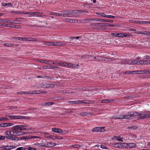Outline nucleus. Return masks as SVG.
<instances>
[{"label":"nucleus","mask_w":150,"mask_h":150,"mask_svg":"<svg viewBox=\"0 0 150 150\" xmlns=\"http://www.w3.org/2000/svg\"><path fill=\"white\" fill-rule=\"evenodd\" d=\"M138 113L137 112H130L126 115H119L113 116L112 118L115 119H129L133 117L137 116Z\"/></svg>","instance_id":"f257e3e1"},{"label":"nucleus","mask_w":150,"mask_h":150,"mask_svg":"<svg viewBox=\"0 0 150 150\" xmlns=\"http://www.w3.org/2000/svg\"><path fill=\"white\" fill-rule=\"evenodd\" d=\"M126 143H117L115 144L114 145V146L116 148L123 149L126 148Z\"/></svg>","instance_id":"f03ea898"},{"label":"nucleus","mask_w":150,"mask_h":150,"mask_svg":"<svg viewBox=\"0 0 150 150\" xmlns=\"http://www.w3.org/2000/svg\"><path fill=\"white\" fill-rule=\"evenodd\" d=\"M138 115H137V116H139L140 117L138 118V119H144L146 118H147L150 117V114L144 115L139 112H138Z\"/></svg>","instance_id":"7ed1b4c3"},{"label":"nucleus","mask_w":150,"mask_h":150,"mask_svg":"<svg viewBox=\"0 0 150 150\" xmlns=\"http://www.w3.org/2000/svg\"><path fill=\"white\" fill-rule=\"evenodd\" d=\"M16 146H3L2 147H1V150H10L16 148Z\"/></svg>","instance_id":"20e7f679"},{"label":"nucleus","mask_w":150,"mask_h":150,"mask_svg":"<svg viewBox=\"0 0 150 150\" xmlns=\"http://www.w3.org/2000/svg\"><path fill=\"white\" fill-rule=\"evenodd\" d=\"M15 135V134H13L12 135H11V140H15V141H18L19 140H21L23 139L22 137H20V138H18Z\"/></svg>","instance_id":"39448f33"},{"label":"nucleus","mask_w":150,"mask_h":150,"mask_svg":"<svg viewBox=\"0 0 150 150\" xmlns=\"http://www.w3.org/2000/svg\"><path fill=\"white\" fill-rule=\"evenodd\" d=\"M21 127L20 125H18L12 127V132L13 133H14V132L16 131H18L21 130Z\"/></svg>","instance_id":"423d86ee"},{"label":"nucleus","mask_w":150,"mask_h":150,"mask_svg":"<svg viewBox=\"0 0 150 150\" xmlns=\"http://www.w3.org/2000/svg\"><path fill=\"white\" fill-rule=\"evenodd\" d=\"M56 145V144L54 143H52L50 142H47L45 144V147H51L55 146Z\"/></svg>","instance_id":"0eeeda50"},{"label":"nucleus","mask_w":150,"mask_h":150,"mask_svg":"<svg viewBox=\"0 0 150 150\" xmlns=\"http://www.w3.org/2000/svg\"><path fill=\"white\" fill-rule=\"evenodd\" d=\"M117 37H119L123 38L126 37L127 36H129V35H130L131 34L129 33H117Z\"/></svg>","instance_id":"6e6552de"},{"label":"nucleus","mask_w":150,"mask_h":150,"mask_svg":"<svg viewBox=\"0 0 150 150\" xmlns=\"http://www.w3.org/2000/svg\"><path fill=\"white\" fill-rule=\"evenodd\" d=\"M13 134H15L16 136H21L24 135L25 134V133L20 130L18 131L15 132Z\"/></svg>","instance_id":"1a4fd4ad"},{"label":"nucleus","mask_w":150,"mask_h":150,"mask_svg":"<svg viewBox=\"0 0 150 150\" xmlns=\"http://www.w3.org/2000/svg\"><path fill=\"white\" fill-rule=\"evenodd\" d=\"M52 130L53 132L58 133L60 134L62 132V130L58 128H52Z\"/></svg>","instance_id":"9d476101"},{"label":"nucleus","mask_w":150,"mask_h":150,"mask_svg":"<svg viewBox=\"0 0 150 150\" xmlns=\"http://www.w3.org/2000/svg\"><path fill=\"white\" fill-rule=\"evenodd\" d=\"M84 103H85L84 102H83L81 100H76V101H69L68 102V103L69 104H79Z\"/></svg>","instance_id":"9b49d317"},{"label":"nucleus","mask_w":150,"mask_h":150,"mask_svg":"<svg viewBox=\"0 0 150 150\" xmlns=\"http://www.w3.org/2000/svg\"><path fill=\"white\" fill-rule=\"evenodd\" d=\"M126 148H134L135 147L136 145L134 143H126Z\"/></svg>","instance_id":"f8f14e48"},{"label":"nucleus","mask_w":150,"mask_h":150,"mask_svg":"<svg viewBox=\"0 0 150 150\" xmlns=\"http://www.w3.org/2000/svg\"><path fill=\"white\" fill-rule=\"evenodd\" d=\"M96 21H101V22H108L109 23H112L113 22V21L111 20H105L104 19H101L97 18L96 19Z\"/></svg>","instance_id":"ddd939ff"},{"label":"nucleus","mask_w":150,"mask_h":150,"mask_svg":"<svg viewBox=\"0 0 150 150\" xmlns=\"http://www.w3.org/2000/svg\"><path fill=\"white\" fill-rule=\"evenodd\" d=\"M57 46L59 47H64L66 46V44L63 42H57Z\"/></svg>","instance_id":"4468645a"},{"label":"nucleus","mask_w":150,"mask_h":150,"mask_svg":"<svg viewBox=\"0 0 150 150\" xmlns=\"http://www.w3.org/2000/svg\"><path fill=\"white\" fill-rule=\"evenodd\" d=\"M4 46L8 47H16V46H18V45H13V44H8V43H5L4 44Z\"/></svg>","instance_id":"2eb2a0df"},{"label":"nucleus","mask_w":150,"mask_h":150,"mask_svg":"<svg viewBox=\"0 0 150 150\" xmlns=\"http://www.w3.org/2000/svg\"><path fill=\"white\" fill-rule=\"evenodd\" d=\"M9 117L11 119H21V118H22V117H21L20 116H13L10 115Z\"/></svg>","instance_id":"dca6fc26"},{"label":"nucleus","mask_w":150,"mask_h":150,"mask_svg":"<svg viewBox=\"0 0 150 150\" xmlns=\"http://www.w3.org/2000/svg\"><path fill=\"white\" fill-rule=\"evenodd\" d=\"M93 25H99L100 26H106L105 23H93L91 24Z\"/></svg>","instance_id":"f3484780"},{"label":"nucleus","mask_w":150,"mask_h":150,"mask_svg":"<svg viewBox=\"0 0 150 150\" xmlns=\"http://www.w3.org/2000/svg\"><path fill=\"white\" fill-rule=\"evenodd\" d=\"M134 63V61L129 59L127 61H124V63L126 64H133Z\"/></svg>","instance_id":"a211bd4d"},{"label":"nucleus","mask_w":150,"mask_h":150,"mask_svg":"<svg viewBox=\"0 0 150 150\" xmlns=\"http://www.w3.org/2000/svg\"><path fill=\"white\" fill-rule=\"evenodd\" d=\"M112 102L113 100L110 99L104 100H102L101 101L102 103H108L110 102Z\"/></svg>","instance_id":"6ab92c4d"},{"label":"nucleus","mask_w":150,"mask_h":150,"mask_svg":"<svg viewBox=\"0 0 150 150\" xmlns=\"http://www.w3.org/2000/svg\"><path fill=\"white\" fill-rule=\"evenodd\" d=\"M21 130L22 131L27 129V126L23 125H20Z\"/></svg>","instance_id":"aec40b11"},{"label":"nucleus","mask_w":150,"mask_h":150,"mask_svg":"<svg viewBox=\"0 0 150 150\" xmlns=\"http://www.w3.org/2000/svg\"><path fill=\"white\" fill-rule=\"evenodd\" d=\"M44 136L47 138H52V136L50 135L47 133H45L44 134Z\"/></svg>","instance_id":"412c9836"},{"label":"nucleus","mask_w":150,"mask_h":150,"mask_svg":"<svg viewBox=\"0 0 150 150\" xmlns=\"http://www.w3.org/2000/svg\"><path fill=\"white\" fill-rule=\"evenodd\" d=\"M100 127H96L95 128H93L92 129V131L93 132H100Z\"/></svg>","instance_id":"4be33fe9"},{"label":"nucleus","mask_w":150,"mask_h":150,"mask_svg":"<svg viewBox=\"0 0 150 150\" xmlns=\"http://www.w3.org/2000/svg\"><path fill=\"white\" fill-rule=\"evenodd\" d=\"M2 5L4 6L8 5L9 6L11 7H12L13 6V5L11 3H2Z\"/></svg>","instance_id":"5701e85b"},{"label":"nucleus","mask_w":150,"mask_h":150,"mask_svg":"<svg viewBox=\"0 0 150 150\" xmlns=\"http://www.w3.org/2000/svg\"><path fill=\"white\" fill-rule=\"evenodd\" d=\"M70 38L71 40V41H73L74 39H80L81 41V37L78 36V37H71V38Z\"/></svg>","instance_id":"b1692460"},{"label":"nucleus","mask_w":150,"mask_h":150,"mask_svg":"<svg viewBox=\"0 0 150 150\" xmlns=\"http://www.w3.org/2000/svg\"><path fill=\"white\" fill-rule=\"evenodd\" d=\"M50 14L51 15H55L57 16H60L61 15L60 13H55L53 12H51L50 13Z\"/></svg>","instance_id":"393cba45"},{"label":"nucleus","mask_w":150,"mask_h":150,"mask_svg":"<svg viewBox=\"0 0 150 150\" xmlns=\"http://www.w3.org/2000/svg\"><path fill=\"white\" fill-rule=\"evenodd\" d=\"M61 13L63 12L64 13H60V14L61 15H60V16H62L64 17H69V16H67V12H65V11H64V12L61 11Z\"/></svg>","instance_id":"a878e982"},{"label":"nucleus","mask_w":150,"mask_h":150,"mask_svg":"<svg viewBox=\"0 0 150 150\" xmlns=\"http://www.w3.org/2000/svg\"><path fill=\"white\" fill-rule=\"evenodd\" d=\"M30 92H24V91H21L17 92V94H30Z\"/></svg>","instance_id":"bb28decb"},{"label":"nucleus","mask_w":150,"mask_h":150,"mask_svg":"<svg viewBox=\"0 0 150 150\" xmlns=\"http://www.w3.org/2000/svg\"><path fill=\"white\" fill-rule=\"evenodd\" d=\"M65 21L68 22H70V23H75L74 21L76 20H73L68 18H66L65 19Z\"/></svg>","instance_id":"cd10ccee"},{"label":"nucleus","mask_w":150,"mask_h":150,"mask_svg":"<svg viewBox=\"0 0 150 150\" xmlns=\"http://www.w3.org/2000/svg\"><path fill=\"white\" fill-rule=\"evenodd\" d=\"M102 59L103 61H111V60H112V59L110 58H107L106 57H105L103 58Z\"/></svg>","instance_id":"c85d7f7f"},{"label":"nucleus","mask_w":150,"mask_h":150,"mask_svg":"<svg viewBox=\"0 0 150 150\" xmlns=\"http://www.w3.org/2000/svg\"><path fill=\"white\" fill-rule=\"evenodd\" d=\"M140 72H141V73L142 74H150V70L142 71H140Z\"/></svg>","instance_id":"c756f323"},{"label":"nucleus","mask_w":150,"mask_h":150,"mask_svg":"<svg viewBox=\"0 0 150 150\" xmlns=\"http://www.w3.org/2000/svg\"><path fill=\"white\" fill-rule=\"evenodd\" d=\"M130 23H139L140 21L134 20H130L129 21Z\"/></svg>","instance_id":"7c9ffc66"},{"label":"nucleus","mask_w":150,"mask_h":150,"mask_svg":"<svg viewBox=\"0 0 150 150\" xmlns=\"http://www.w3.org/2000/svg\"><path fill=\"white\" fill-rule=\"evenodd\" d=\"M40 137H37V136H31L30 137H26V138H25V139H35V138H40Z\"/></svg>","instance_id":"2f4dec72"},{"label":"nucleus","mask_w":150,"mask_h":150,"mask_svg":"<svg viewBox=\"0 0 150 150\" xmlns=\"http://www.w3.org/2000/svg\"><path fill=\"white\" fill-rule=\"evenodd\" d=\"M85 21H96V18H92V19L86 18V19H85Z\"/></svg>","instance_id":"473e14b6"},{"label":"nucleus","mask_w":150,"mask_h":150,"mask_svg":"<svg viewBox=\"0 0 150 150\" xmlns=\"http://www.w3.org/2000/svg\"><path fill=\"white\" fill-rule=\"evenodd\" d=\"M132 71L133 74H142L141 72H140V71Z\"/></svg>","instance_id":"72a5a7b5"},{"label":"nucleus","mask_w":150,"mask_h":150,"mask_svg":"<svg viewBox=\"0 0 150 150\" xmlns=\"http://www.w3.org/2000/svg\"><path fill=\"white\" fill-rule=\"evenodd\" d=\"M149 32L147 31H142V34H144L145 35L148 36Z\"/></svg>","instance_id":"f704fd0d"},{"label":"nucleus","mask_w":150,"mask_h":150,"mask_svg":"<svg viewBox=\"0 0 150 150\" xmlns=\"http://www.w3.org/2000/svg\"><path fill=\"white\" fill-rule=\"evenodd\" d=\"M65 12H67V16H68L69 15H72V16L73 15L72 13H71V10L69 11H65Z\"/></svg>","instance_id":"c9c22d12"},{"label":"nucleus","mask_w":150,"mask_h":150,"mask_svg":"<svg viewBox=\"0 0 150 150\" xmlns=\"http://www.w3.org/2000/svg\"><path fill=\"white\" fill-rule=\"evenodd\" d=\"M68 67H71L72 68L76 67V66H75V64H71V63H69V65H68Z\"/></svg>","instance_id":"e433bc0d"},{"label":"nucleus","mask_w":150,"mask_h":150,"mask_svg":"<svg viewBox=\"0 0 150 150\" xmlns=\"http://www.w3.org/2000/svg\"><path fill=\"white\" fill-rule=\"evenodd\" d=\"M124 74H133L132 71H125L123 73Z\"/></svg>","instance_id":"4c0bfd02"},{"label":"nucleus","mask_w":150,"mask_h":150,"mask_svg":"<svg viewBox=\"0 0 150 150\" xmlns=\"http://www.w3.org/2000/svg\"><path fill=\"white\" fill-rule=\"evenodd\" d=\"M53 104H54V103L53 102H49L44 103V104H43V105H53Z\"/></svg>","instance_id":"58836bf2"},{"label":"nucleus","mask_w":150,"mask_h":150,"mask_svg":"<svg viewBox=\"0 0 150 150\" xmlns=\"http://www.w3.org/2000/svg\"><path fill=\"white\" fill-rule=\"evenodd\" d=\"M0 126L1 127H6V123H3L0 124Z\"/></svg>","instance_id":"ea45409f"},{"label":"nucleus","mask_w":150,"mask_h":150,"mask_svg":"<svg viewBox=\"0 0 150 150\" xmlns=\"http://www.w3.org/2000/svg\"><path fill=\"white\" fill-rule=\"evenodd\" d=\"M105 17H106L108 18H114L115 17V16H112V15H105Z\"/></svg>","instance_id":"a19ab883"},{"label":"nucleus","mask_w":150,"mask_h":150,"mask_svg":"<svg viewBox=\"0 0 150 150\" xmlns=\"http://www.w3.org/2000/svg\"><path fill=\"white\" fill-rule=\"evenodd\" d=\"M71 11L72 14H73V13H75V14L78 13V14H79V13H79V11H74V10H71Z\"/></svg>","instance_id":"79ce46f5"},{"label":"nucleus","mask_w":150,"mask_h":150,"mask_svg":"<svg viewBox=\"0 0 150 150\" xmlns=\"http://www.w3.org/2000/svg\"><path fill=\"white\" fill-rule=\"evenodd\" d=\"M21 117H22V118H21V119H30V117H26V116H21Z\"/></svg>","instance_id":"37998d69"},{"label":"nucleus","mask_w":150,"mask_h":150,"mask_svg":"<svg viewBox=\"0 0 150 150\" xmlns=\"http://www.w3.org/2000/svg\"><path fill=\"white\" fill-rule=\"evenodd\" d=\"M5 133L8 136L11 135V132L9 131H6Z\"/></svg>","instance_id":"c03bdc74"},{"label":"nucleus","mask_w":150,"mask_h":150,"mask_svg":"<svg viewBox=\"0 0 150 150\" xmlns=\"http://www.w3.org/2000/svg\"><path fill=\"white\" fill-rule=\"evenodd\" d=\"M50 42H43V44L45 45L50 46Z\"/></svg>","instance_id":"a18cd8bd"},{"label":"nucleus","mask_w":150,"mask_h":150,"mask_svg":"<svg viewBox=\"0 0 150 150\" xmlns=\"http://www.w3.org/2000/svg\"><path fill=\"white\" fill-rule=\"evenodd\" d=\"M35 12H29V14L30 15H30V17H32L33 16H34V14H35Z\"/></svg>","instance_id":"49530a36"},{"label":"nucleus","mask_w":150,"mask_h":150,"mask_svg":"<svg viewBox=\"0 0 150 150\" xmlns=\"http://www.w3.org/2000/svg\"><path fill=\"white\" fill-rule=\"evenodd\" d=\"M96 14H97L98 15L100 16H101L103 17H105V14L103 13H97Z\"/></svg>","instance_id":"de8ad7c7"},{"label":"nucleus","mask_w":150,"mask_h":150,"mask_svg":"<svg viewBox=\"0 0 150 150\" xmlns=\"http://www.w3.org/2000/svg\"><path fill=\"white\" fill-rule=\"evenodd\" d=\"M80 115L83 116H87L88 115V114L87 112H83L80 114Z\"/></svg>","instance_id":"09e8293b"},{"label":"nucleus","mask_w":150,"mask_h":150,"mask_svg":"<svg viewBox=\"0 0 150 150\" xmlns=\"http://www.w3.org/2000/svg\"><path fill=\"white\" fill-rule=\"evenodd\" d=\"M139 23L148 24V21H140Z\"/></svg>","instance_id":"8fccbe9b"},{"label":"nucleus","mask_w":150,"mask_h":150,"mask_svg":"<svg viewBox=\"0 0 150 150\" xmlns=\"http://www.w3.org/2000/svg\"><path fill=\"white\" fill-rule=\"evenodd\" d=\"M29 92H30V94H37V91H29Z\"/></svg>","instance_id":"3c124183"},{"label":"nucleus","mask_w":150,"mask_h":150,"mask_svg":"<svg viewBox=\"0 0 150 150\" xmlns=\"http://www.w3.org/2000/svg\"><path fill=\"white\" fill-rule=\"evenodd\" d=\"M35 14H34V16H36L37 17H40V15H38L39 13H40V12H35Z\"/></svg>","instance_id":"603ef678"},{"label":"nucleus","mask_w":150,"mask_h":150,"mask_svg":"<svg viewBox=\"0 0 150 150\" xmlns=\"http://www.w3.org/2000/svg\"><path fill=\"white\" fill-rule=\"evenodd\" d=\"M37 145L38 146H44V147H45V144H38V143L37 144Z\"/></svg>","instance_id":"864d4df0"},{"label":"nucleus","mask_w":150,"mask_h":150,"mask_svg":"<svg viewBox=\"0 0 150 150\" xmlns=\"http://www.w3.org/2000/svg\"><path fill=\"white\" fill-rule=\"evenodd\" d=\"M59 68L58 67H55L54 66H52L51 67H50L49 68V69H52L53 68Z\"/></svg>","instance_id":"5fc2aeb1"},{"label":"nucleus","mask_w":150,"mask_h":150,"mask_svg":"<svg viewBox=\"0 0 150 150\" xmlns=\"http://www.w3.org/2000/svg\"><path fill=\"white\" fill-rule=\"evenodd\" d=\"M104 127H100V132H103L105 131L104 129Z\"/></svg>","instance_id":"6e6d98bb"},{"label":"nucleus","mask_w":150,"mask_h":150,"mask_svg":"<svg viewBox=\"0 0 150 150\" xmlns=\"http://www.w3.org/2000/svg\"><path fill=\"white\" fill-rule=\"evenodd\" d=\"M72 146L74 148H79L81 146H79L78 145H72Z\"/></svg>","instance_id":"4d7b16f0"},{"label":"nucleus","mask_w":150,"mask_h":150,"mask_svg":"<svg viewBox=\"0 0 150 150\" xmlns=\"http://www.w3.org/2000/svg\"><path fill=\"white\" fill-rule=\"evenodd\" d=\"M0 140H3L5 139L6 137L4 136H1L0 135Z\"/></svg>","instance_id":"13d9d810"},{"label":"nucleus","mask_w":150,"mask_h":150,"mask_svg":"<svg viewBox=\"0 0 150 150\" xmlns=\"http://www.w3.org/2000/svg\"><path fill=\"white\" fill-rule=\"evenodd\" d=\"M5 21L7 23H12V21H10V20H5Z\"/></svg>","instance_id":"bf43d9fd"},{"label":"nucleus","mask_w":150,"mask_h":150,"mask_svg":"<svg viewBox=\"0 0 150 150\" xmlns=\"http://www.w3.org/2000/svg\"><path fill=\"white\" fill-rule=\"evenodd\" d=\"M69 63H63L62 64V65H64L65 67H68V65Z\"/></svg>","instance_id":"052dcab7"},{"label":"nucleus","mask_w":150,"mask_h":150,"mask_svg":"<svg viewBox=\"0 0 150 150\" xmlns=\"http://www.w3.org/2000/svg\"><path fill=\"white\" fill-rule=\"evenodd\" d=\"M28 149L29 150H36V149L35 148H33L31 147H29Z\"/></svg>","instance_id":"680f3d73"},{"label":"nucleus","mask_w":150,"mask_h":150,"mask_svg":"<svg viewBox=\"0 0 150 150\" xmlns=\"http://www.w3.org/2000/svg\"><path fill=\"white\" fill-rule=\"evenodd\" d=\"M140 64H144V60H141L140 61V62H139Z\"/></svg>","instance_id":"e2e57ef3"},{"label":"nucleus","mask_w":150,"mask_h":150,"mask_svg":"<svg viewBox=\"0 0 150 150\" xmlns=\"http://www.w3.org/2000/svg\"><path fill=\"white\" fill-rule=\"evenodd\" d=\"M13 124L11 123H6V127L11 126L13 125Z\"/></svg>","instance_id":"0e129e2a"},{"label":"nucleus","mask_w":150,"mask_h":150,"mask_svg":"<svg viewBox=\"0 0 150 150\" xmlns=\"http://www.w3.org/2000/svg\"><path fill=\"white\" fill-rule=\"evenodd\" d=\"M123 138H120V137H118L117 139V140L119 141L122 142L123 141Z\"/></svg>","instance_id":"69168bd1"},{"label":"nucleus","mask_w":150,"mask_h":150,"mask_svg":"<svg viewBox=\"0 0 150 150\" xmlns=\"http://www.w3.org/2000/svg\"><path fill=\"white\" fill-rule=\"evenodd\" d=\"M21 40L23 41L28 40V38H21Z\"/></svg>","instance_id":"338daca9"},{"label":"nucleus","mask_w":150,"mask_h":150,"mask_svg":"<svg viewBox=\"0 0 150 150\" xmlns=\"http://www.w3.org/2000/svg\"><path fill=\"white\" fill-rule=\"evenodd\" d=\"M38 62H40L42 63H44V61H45L44 60H43L42 59H38Z\"/></svg>","instance_id":"774afa93"}]
</instances>
